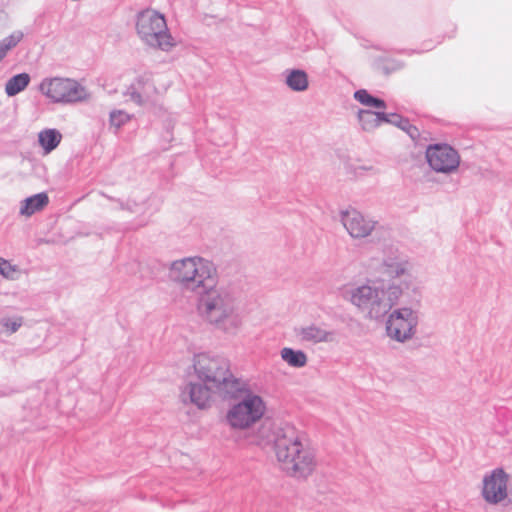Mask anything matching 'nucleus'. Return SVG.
Returning a JSON list of instances; mask_svg holds the SVG:
<instances>
[{
  "label": "nucleus",
  "instance_id": "f257e3e1",
  "mask_svg": "<svg viewBox=\"0 0 512 512\" xmlns=\"http://www.w3.org/2000/svg\"><path fill=\"white\" fill-rule=\"evenodd\" d=\"M381 271L388 279L367 280L349 290V301L365 318L379 321L383 319L401 299L404 290L414 281L409 263L398 252H384Z\"/></svg>",
  "mask_w": 512,
  "mask_h": 512
},
{
  "label": "nucleus",
  "instance_id": "f03ea898",
  "mask_svg": "<svg viewBox=\"0 0 512 512\" xmlns=\"http://www.w3.org/2000/svg\"><path fill=\"white\" fill-rule=\"evenodd\" d=\"M258 443H273L281 468L293 477H307L316 466L314 450L304 435L290 424H281L272 431L270 423H263Z\"/></svg>",
  "mask_w": 512,
  "mask_h": 512
},
{
  "label": "nucleus",
  "instance_id": "7ed1b4c3",
  "mask_svg": "<svg viewBox=\"0 0 512 512\" xmlns=\"http://www.w3.org/2000/svg\"><path fill=\"white\" fill-rule=\"evenodd\" d=\"M240 293L231 286H211L198 300L200 316L216 330L236 336L243 327Z\"/></svg>",
  "mask_w": 512,
  "mask_h": 512
},
{
  "label": "nucleus",
  "instance_id": "20e7f679",
  "mask_svg": "<svg viewBox=\"0 0 512 512\" xmlns=\"http://www.w3.org/2000/svg\"><path fill=\"white\" fill-rule=\"evenodd\" d=\"M194 371L200 382L220 389V396H234L245 389V381L236 378L230 371L227 359L207 353L194 358Z\"/></svg>",
  "mask_w": 512,
  "mask_h": 512
},
{
  "label": "nucleus",
  "instance_id": "39448f33",
  "mask_svg": "<svg viewBox=\"0 0 512 512\" xmlns=\"http://www.w3.org/2000/svg\"><path fill=\"white\" fill-rule=\"evenodd\" d=\"M223 398L236 400L229 405L224 417L225 424L232 431L244 432L252 429L262 420L267 410L263 397L254 393L246 381L244 390Z\"/></svg>",
  "mask_w": 512,
  "mask_h": 512
},
{
  "label": "nucleus",
  "instance_id": "423d86ee",
  "mask_svg": "<svg viewBox=\"0 0 512 512\" xmlns=\"http://www.w3.org/2000/svg\"><path fill=\"white\" fill-rule=\"evenodd\" d=\"M135 29L141 42L149 48L169 52L176 46L165 16L154 9H144L136 15Z\"/></svg>",
  "mask_w": 512,
  "mask_h": 512
},
{
  "label": "nucleus",
  "instance_id": "0eeeda50",
  "mask_svg": "<svg viewBox=\"0 0 512 512\" xmlns=\"http://www.w3.org/2000/svg\"><path fill=\"white\" fill-rule=\"evenodd\" d=\"M420 322L418 305L392 308L385 321L386 335L398 343H406L417 334Z\"/></svg>",
  "mask_w": 512,
  "mask_h": 512
},
{
  "label": "nucleus",
  "instance_id": "6e6552de",
  "mask_svg": "<svg viewBox=\"0 0 512 512\" xmlns=\"http://www.w3.org/2000/svg\"><path fill=\"white\" fill-rule=\"evenodd\" d=\"M39 91L52 103L76 104L87 101L90 94L78 81L71 78H44L39 84Z\"/></svg>",
  "mask_w": 512,
  "mask_h": 512
},
{
  "label": "nucleus",
  "instance_id": "1a4fd4ad",
  "mask_svg": "<svg viewBox=\"0 0 512 512\" xmlns=\"http://www.w3.org/2000/svg\"><path fill=\"white\" fill-rule=\"evenodd\" d=\"M425 158L429 167L442 174H452L459 168L461 157L449 144H430L426 148Z\"/></svg>",
  "mask_w": 512,
  "mask_h": 512
},
{
  "label": "nucleus",
  "instance_id": "9d476101",
  "mask_svg": "<svg viewBox=\"0 0 512 512\" xmlns=\"http://www.w3.org/2000/svg\"><path fill=\"white\" fill-rule=\"evenodd\" d=\"M509 475L502 468L486 473L482 480L481 496L490 505L501 504L509 496Z\"/></svg>",
  "mask_w": 512,
  "mask_h": 512
},
{
  "label": "nucleus",
  "instance_id": "9b49d317",
  "mask_svg": "<svg viewBox=\"0 0 512 512\" xmlns=\"http://www.w3.org/2000/svg\"><path fill=\"white\" fill-rule=\"evenodd\" d=\"M340 221L349 236L353 239L369 237L378 224L376 220L355 208L342 210L340 212Z\"/></svg>",
  "mask_w": 512,
  "mask_h": 512
},
{
  "label": "nucleus",
  "instance_id": "f8f14e48",
  "mask_svg": "<svg viewBox=\"0 0 512 512\" xmlns=\"http://www.w3.org/2000/svg\"><path fill=\"white\" fill-rule=\"evenodd\" d=\"M217 268L208 259L193 256L192 271L188 281L187 290L191 292H205L217 280Z\"/></svg>",
  "mask_w": 512,
  "mask_h": 512
},
{
  "label": "nucleus",
  "instance_id": "ddd939ff",
  "mask_svg": "<svg viewBox=\"0 0 512 512\" xmlns=\"http://www.w3.org/2000/svg\"><path fill=\"white\" fill-rule=\"evenodd\" d=\"M293 335L298 342L311 345L333 343L337 338L334 330L328 329L323 323L316 322L295 326L293 328Z\"/></svg>",
  "mask_w": 512,
  "mask_h": 512
},
{
  "label": "nucleus",
  "instance_id": "4468645a",
  "mask_svg": "<svg viewBox=\"0 0 512 512\" xmlns=\"http://www.w3.org/2000/svg\"><path fill=\"white\" fill-rule=\"evenodd\" d=\"M161 93L155 86L153 77L149 73L138 76L135 81L127 88L124 95L138 105H143L152 101Z\"/></svg>",
  "mask_w": 512,
  "mask_h": 512
},
{
  "label": "nucleus",
  "instance_id": "2eb2a0df",
  "mask_svg": "<svg viewBox=\"0 0 512 512\" xmlns=\"http://www.w3.org/2000/svg\"><path fill=\"white\" fill-rule=\"evenodd\" d=\"M214 394L220 396V389L203 382H190L182 391V399L184 402L189 400L198 408L204 409L210 405Z\"/></svg>",
  "mask_w": 512,
  "mask_h": 512
},
{
  "label": "nucleus",
  "instance_id": "dca6fc26",
  "mask_svg": "<svg viewBox=\"0 0 512 512\" xmlns=\"http://www.w3.org/2000/svg\"><path fill=\"white\" fill-rule=\"evenodd\" d=\"M192 265L193 257H185L171 262L168 267L169 279L187 290Z\"/></svg>",
  "mask_w": 512,
  "mask_h": 512
},
{
  "label": "nucleus",
  "instance_id": "f3484780",
  "mask_svg": "<svg viewBox=\"0 0 512 512\" xmlns=\"http://www.w3.org/2000/svg\"><path fill=\"white\" fill-rule=\"evenodd\" d=\"M161 204L162 202L158 197L151 196L141 204L128 202L127 209L133 213L140 214L143 217L140 225H145L150 218L160 210Z\"/></svg>",
  "mask_w": 512,
  "mask_h": 512
},
{
  "label": "nucleus",
  "instance_id": "a211bd4d",
  "mask_svg": "<svg viewBox=\"0 0 512 512\" xmlns=\"http://www.w3.org/2000/svg\"><path fill=\"white\" fill-rule=\"evenodd\" d=\"M49 203V197L45 192H41L21 201L19 214L30 217L33 214L43 210Z\"/></svg>",
  "mask_w": 512,
  "mask_h": 512
},
{
  "label": "nucleus",
  "instance_id": "6ab92c4d",
  "mask_svg": "<svg viewBox=\"0 0 512 512\" xmlns=\"http://www.w3.org/2000/svg\"><path fill=\"white\" fill-rule=\"evenodd\" d=\"M280 358L287 366L294 369H301L308 363V356L303 350L290 347H283L280 350Z\"/></svg>",
  "mask_w": 512,
  "mask_h": 512
},
{
  "label": "nucleus",
  "instance_id": "aec40b11",
  "mask_svg": "<svg viewBox=\"0 0 512 512\" xmlns=\"http://www.w3.org/2000/svg\"><path fill=\"white\" fill-rule=\"evenodd\" d=\"M285 84L294 92L306 91L309 87L308 74L301 69L286 70Z\"/></svg>",
  "mask_w": 512,
  "mask_h": 512
},
{
  "label": "nucleus",
  "instance_id": "412c9836",
  "mask_svg": "<svg viewBox=\"0 0 512 512\" xmlns=\"http://www.w3.org/2000/svg\"><path fill=\"white\" fill-rule=\"evenodd\" d=\"M62 140V134L55 128H46L38 133V143L44 154H50L55 150Z\"/></svg>",
  "mask_w": 512,
  "mask_h": 512
},
{
  "label": "nucleus",
  "instance_id": "4be33fe9",
  "mask_svg": "<svg viewBox=\"0 0 512 512\" xmlns=\"http://www.w3.org/2000/svg\"><path fill=\"white\" fill-rule=\"evenodd\" d=\"M386 113L372 112L370 110H359L358 120L365 131H371L385 123Z\"/></svg>",
  "mask_w": 512,
  "mask_h": 512
},
{
  "label": "nucleus",
  "instance_id": "5701e85b",
  "mask_svg": "<svg viewBox=\"0 0 512 512\" xmlns=\"http://www.w3.org/2000/svg\"><path fill=\"white\" fill-rule=\"evenodd\" d=\"M31 81V77L28 73H20L14 75L7 80L5 84V93L9 97H13L20 92L24 91Z\"/></svg>",
  "mask_w": 512,
  "mask_h": 512
},
{
  "label": "nucleus",
  "instance_id": "b1692460",
  "mask_svg": "<svg viewBox=\"0 0 512 512\" xmlns=\"http://www.w3.org/2000/svg\"><path fill=\"white\" fill-rule=\"evenodd\" d=\"M24 318L20 315L0 316V334L10 336L16 333L23 325Z\"/></svg>",
  "mask_w": 512,
  "mask_h": 512
},
{
  "label": "nucleus",
  "instance_id": "393cba45",
  "mask_svg": "<svg viewBox=\"0 0 512 512\" xmlns=\"http://www.w3.org/2000/svg\"><path fill=\"white\" fill-rule=\"evenodd\" d=\"M386 116L387 117L385 123H390L401 128L402 130L406 131L407 134L413 139L418 137V129L411 125L408 119H405L396 113L386 114Z\"/></svg>",
  "mask_w": 512,
  "mask_h": 512
},
{
  "label": "nucleus",
  "instance_id": "a878e982",
  "mask_svg": "<svg viewBox=\"0 0 512 512\" xmlns=\"http://www.w3.org/2000/svg\"><path fill=\"white\" fill-rule=\"evenodd\" d=\"M132 115L122 109H113L109 113V126L117 133L124 125L130 122Z\"/></svg>",
  "mask_w": 512,
  "mask_h": 512
},
{
  "label": "nucleus",
  "instance_id": "bb28decb",
  "mask_svg": "<svg viewBox=\"0 0 512 512\" xmlns=\"http://www.w3.org/2000/svg\"><path fill=\"white\" fill-rule=\"evenodd\" d=\"M24 34L20 30L12 32L8 37L0 41V60L7 55V53L16 47L23 39Z\"/></svg>",
  "mask_w": 512,
  "mask_h": 512
},
{
  "label": "nucleus",
  "instance_id": "cd10ccee",
  "mask_svg": "<svg viewBox=\"0 0 512 512\" xmlns=\"http://www.w3.org/2000/svg\"><path fill=\"white\" fill-rule=\"evenodd\" d=\"M0 274L6 279L15 280L19 275V268L0 257Z\"/></svg>",
  "mask_w": 512,
  "mask_h": 512
},
{
  "label": "nucleus",
  "instance_id": "c85d7f7f",
  "mask_svg": "<svg viewBox=\"0 0 512 512\" xmlns=\"http://www.w3.org/2000/svg\"><path fill=\"white\" fill-rule=\"evenodd\" d=\"M351 172H353V174L356 177H359V176L364 175V173L376 174L377 170L372 165L358 164V165L351 166Z\"/></svg>",
  "mask_w": 512,
  "mask_h": 512
},
{
  "label": "nucleus",
  "instance_id": "c756f323",
  "mask_svg": "<svg viewBox=\"0 0 512 512\" xmlns=\"http://www.w3.org/2000/svg\"><path fill=\"white\" fill-rule=\"evenodd\" d=\"M354 98L364 106H368L372 101L373 96L370 95L365 89L357 90L354 93Z\"/></svg>",
  "mask_w": 512,
  "mask_h": 512
},
{
  "label": "nucleus",
  "instance_id": "7c9ffc66",
  "mask_svg": "<svg viewBox=\"0 0 512 512\" xmlns=\"http://www.w3.org/2000/svg\"><path fill=\"white\" fill-rule=\"evenodd\" d=\"M368 107H374V108H386V104L382 99L376 98L373 96L372 101H370V104Z\"/></svg>",
  "mask_w": 512,
  "mask_h": 512
},
{
  "label": "nucleus",
  "instance_id": "2f4dec72",
  "mask_svg": "<svg viewBox=\"0 0 512 512\" xmlns=\"http://www.w3.org/2000/svg\"><path fill=\"white\" fill-rule=\"evenodd\" d=\"M509 502L512 504V499H510Z\"/></svg>",
  "mask_w": 512,
  "mask_h": 512
}]
</instances>
